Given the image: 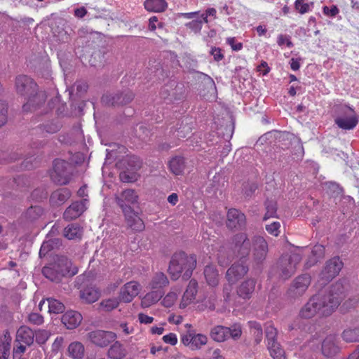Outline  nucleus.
I'll return each mask as SVG.
<instances>
[{
    "mask_svg": "<svg viewBox=\"0 0 359 359\" xmlns=\"http://www.w3.org/2000/svg\"><path fill=\"white\" fill-rule=\"evenodd\" d=\"M258 189V185L255 182H247L243 184V194L245 198H250Z\"/></svg>",
    "mask_w": 359,
    "mask_h": 359,
    "instance_id": "6e6d98bb",
    "label": "nucleus"
},
{
    "mask_svg": "<svg viewBox=\"0 0 359 359\" xmlns=\"http://www.w3.org/2000/svg\"><path fill=\"white\" fill-rule=\"evenodd\" d=\"M177 298V295L175 292H170L163 299L162 304L165 307L170 308L175 304Z\"/></svg>",
    "mask_w": 359,
    "mask_h": 359,
    "instance_id": "13d9d810",
    "label": "nucleus"
},
{
    "mask_svg": "<svg viewBox=\"0 0 359 359\" xmlns=\"http://www.w3.org/2000/svg\"><path fill=\"white\" fill-rule=\"evenodd\" d=\"M248 270V265L245 264V260H239L233 264L227 270L226 278L229 283L234 284L242 278Z\"/></svg>",
    "mask_w": 359,
    "mask_h": 359,
    "instance_id": "dca6fc26",
    "label": "nucleus"
},
{
    "mask_svg": "<svg viewBox=\"0 0 359 359\" xmlns=\"http://www.w3.org/2000/svg\"><path fill=\"white\" fill-rule=\"evenodd\" d=\"M277 43L279 46H283L286 43L287 46L289 48L293 47V43L290 41V37L287 35L280 34L278 37Z\"/></svg>",
    "mask_w": 359,
    "mask_h": 359,
    "instance_id": "774afa93",
    "label": "nucleus"
},
{
    "mask_svg": "<svg viewBox=\"0 0 359 359\" xmlns=\"http://www.w3.org/2000/svg\"><path fill=\"white\" fill-rule=\"evenodd\" d=\"M68 353L73 359H83L85 353L84 346L79 341L72 342L69 345Z\"/></svg>",
    "mask_w": 359,
    "mask_h": 359,
    "instance_id": "2f4dec72",
    "label": "nucleus"
},
{
    "mask_svg": "<svg viewBox=\"0 0 359 359\" xmlns=\"http://www.w3.org/2000/svg\"><path fill=\"white\" fill-rule=\"evenodd\" d=\"M62 125L57 121L48 122L45 124H43L41 127L43 130L46 131L47 133L53 134L60 130Z\"/></svg>",
    "mask_w": 359,
    "mask_h": 359,
    "instance_id": "5fc2aeb1",
    "label": "nucleus"
},
{
    "mask_svg": "<svg viewBox=\"0 0 359 359\" xmlns=\"http://www.w3.org/2000/svg\"><path fill=\"white\" fill-rule=\"evenodd\" d=\"M335 114V118L358 117L354 109L347 105H339L337 107Z\"/></svg>",
    "mask_w": 359,
    "mask_h": 359,
    "instance_id": "ea45409f",
    "label": "nucleus"
},
{
    "mask_svg": "<svg viewBox=\"0 0 359 359\" xmlns=\"http://www.w3.org/2000/svg\"><path fill=\"white\" fill-rule=\"evenodd\" d=\"M60 243L59 239L49 240L43 242L39 250V256L41 257H45L50 250L54 248V244L57 245Z\"/></svg>",
    "mask_w": 359,
    "mask_h": 359,
    "instance_id": "8fccbe9b",
    "label": "nucleus"
},
{
    "mask_svg": "<svg viewBox=\"0 0 359 359\" xmlns=\"http://www.w3.org/2000/svg\"><path fill=\"white\" fill-rule=\"evenodd\" d=\"M138 177L137 172L125 169L119 174L120 180L125 183L134 182L137 180Z\"/></svg>",
    "mask_w": 359,
    "mask_h": 359,
    "instance_id": "de8ad7c7",
    "label": "nucleus"
},
{
    "mask_svg": "<svg viewBox=\"0 0 359 359\" xmlns=\"http://www.w3.org/2000/svg\"><path fill=\"white\" fill-rule=\"evenodd\" d=\"M72 262L67 257L56 256L53 262L42 269L43 275L50 280L55 283L61 281L66 276H73L77 273V269L71 271Z\"/></svg>",
    "mask_w": 359,
    "mask_h": 359,
    "instance_id": "20e7f679",
    "label": "nucleus"
},
{
    "mask_svg": "<svg viewBox=\"0 0 359 359\" xmlns=\"http://www.w3.org/2000/svg\"><path fill=\"white\" fill-rule=\"evenodd\" d=\"M233 250L240 260H245L251 251V242L245 233H239L233 237Z\"/></svg>",
    "mask_w": 359,
    "mask_h": 359,
    "instance_id": "9b49d317",
    "label": "nucleus"
},
{
    "mask_svg": "<svg viewBox=\"0 0 359 359\" xmlns=\"http://www.w3.org/2000/svg\"><path fill=\"white\" fill-rule=\"evenodd\" d=\"M16 338L18 341L31 346L34 342V332L29 327L23 325L18 330Z\"/></svg>",
    "mask_w": 359,
    "mask_h": 359,
    "instance_id": "a878e982",
    "label": "nucleus"
},
{
    "mask_svg": "<svg viewBox=\"0 0 359 359\" xmlns=\"http://www.w3.org/2000/svg\"><path fill=\"white\" fill-rule=\"evenodd\" d=\"M61 320L67 329L72 330L80 325L82 316L77 311H68L62 315Z\"/></svg>",
    "mask_w": 359,
    "mask_h": 359,
    "instance_id": "5701e85b",
    "label": "nucleus"
},
{
    "mask_svg": "<svg viewBox=\"0 0 359 359\" xmlns=\"http://www.w3.org/2000/svg\"><path fill=\"white\" fill-rule=\"evenodd\" d=\"M195 255H187L184 252H178L172 255L169 263L168 272L173 280H177L182 272V278L189 280L192 276L193 271L196 266Z\"/></svg>",
    "mask_w": 359,
    "mask_h": 359,
    "instance_id": "7ed1b4c3",
    "label": "nucleus"
},
{
    "mask_svg": "<svg viewBox=\"0 0 359 359\" xmlns=\"http://www.w3.org/2000/svg\"><path fill=\"white\" fill-rule=\"evenodd\" d=\"M162 297L163 294L161 291H151L144 297L142 302L148 306L158 302Z\"/></svg>",
    "mask_w": 359,
    "mask_h": 359,
    "instance_id": "a18cd8bd",
    "label": "nucleus"
},
{
    "mask_svg": "<svg viewBox=\"0 0 359 359\" xmlns=\"http://www.w3.org/2000/svg\"><path fill=\"white\" fill-rule=\"evenodd\" d=\"M203 273L206 282L210 286L215 287L218 285L219 273L215 266L207 265Z\"/></svg>",
    "mask_w": 359,
    "mask_h": 359,
    "instance_id": "c85d7f7f",
    "label": "nucleus"
},
{
    "mask_svg": "<svg viewBox=\"0 0 359 359\" xmlns=\"http://www.w3.org/2000/svg\"><path fill=\"white\" fill-rule=\"evenodd\" d=\"M87 338L94 345L104 348L114 342L116 339L117 335L114 332L96 330L88 332Z\"/></svg>",
    "mask_w": 359,
    "mask_h": 359,
    "instance_id": "9d476101",
    "label": "nucleus"
},
{
    "mask_svg": "<svg viewBox=\"0 0 359 359\" xmlns=\"http://www.w3.org/2000/svg\"><path fill=\"white\" fill-rule=\"evenodd\" d=\"M118 304L119 302L116 299H104L100 303V309L104 311H111L116 309Z\"/></svg>",
    "mask_w": 359,
    "mask_h": 359,
    "instance_id": "603ef678",
    "label": "nucleus"
},
{
    "mask_svg": "<svg viewBox=\"0 0 359 359\" xmlns=\"http://www.w3.org/2000/svg\"><path fill=\"white\" fill-rule=\"evenodd\" d=\"M144 8L151 12H163L168 6L165 0H146Z\"/></svg>",
    "mask_w": 359,
    "mask_h": 359,
    "instance_id": "72a5a7b5",
    "label": "nucleus"
},
{
    "mask_svg": "<svg viewBox=\"0 0 359 359\" xmlns=\"http://www.w3.org/2000/svg\"><path fill=\"white\" fill-rule=\"evenodd\" d=\"M116 201L123 212H132L134 210L131 205L138 203V196L133 189H126L116 198Z\"/></svg>",
    "mask_w": 359,
    "mask_h": 359,
    "instance_id": "ddd939ff",
    "label": "nucleus"
},
{
    "mask_svg": "<svg viewBox=\"0 0 359 359\" xmlns=\"http://www.w3.org/2000/svg\"><path fill=\"white\" fill-rule=\"evenodd\" d=\"M7 104L5 101H0V128L7 121Z\"/></svg>",
    "mask_w": 359,
    "mask_h": 359,
    "instance_id": "052dcab7",
    "label": "nucleus"
},
{
    "mask_svg": "<svg viewBox=\"0 0 359 359\" xmlns=\"http://www.w3.org/2000/svg\"><path fill=\"white\" fill-rule=\"evenodd\" d=\"M345 287L341 281L331 285L329 290L312 296L299 311L302 318L310 319L316 314L329 316L339 306L344 298Z\"/></svg>",
    "mask_w": 359,
    "mask_h": 359,
    "instance_id": "f257e3e1",
    "label": "nucleus"
},
{
    "mask_svg": "<svg viewBox=\"0 0 359 359\" xmlns=\"http://www.w3.org/2000/svg\"><path fill=\"white\" fill-rule=\"evenodd\" d=\"M280 224L278 222H274L271 224L266 225V230L271 234L277 236L279 233Z\"/></svg>",
    "mask_w": 359,
    "mask_h": 359,
    "instance_id": "69168bd1",
    "label": "nucleus"
},
{
    "mask_svg": "<svg viewBox=\"0 0 359 359\" xmlns=\"http://www.w3.org/2000/svg\"><path fill=\"white\" fill-rule=\"evenodd\" d=\"M72 196L68 188H59L53 191L50 196V204L53 207H58L64 204Z\"/></svg>",
    "mask_w": 359,
    "mask_h": 359,
    "instance_id": "4be33fe9",
    "label": "nucleus"
},
{
    "mask_svg": "<svg viewBox=\"0 0 359 359\" xmlns=\"http://www.w3.org/2000/svg\"><path fill=\"white\" fill-rule=\"evenodd\" d=\"M334 123L339 128L349 130L353 129L357 126L358 123V118L348 117L344 118H334Z\"/></svg>",
    "mask_w": 359,
    "mask_h": 359,
    "instance_id": "c9c22d12",
    "label": "nucleus"
},
{
    "mask_svg": "<svg viewBox=\"0 0 359 359\" xmlns=\"http://www.w3.org/2000/svg\"><path fill=\"white\" fill-rule=\"evenodd\" d=\"M15 87L17 93L27 100L22 106L23 110L29 109L31 105L35 104V99H37L38 104L44 103L46 100L45 92L39 91L37 83L27 75L21 74L16 76Z\"/></svg>",
    "mask_w": 359,
    "mask_h": 359,
    "instance_id": "f03ea898",
    "label": "nucleus"
},
{
    "mask_svg": "<svg viewBox=\"0 0 359 359\" xmlns=\"http://www.w3.org/2000/svg\"><path fill=\"white\" fill-rule=\"evenodd\" d=\"M128 227L135 231H141L144 229V224L134 210L132 212H123Z\"/></svg>",
    "mask_w": 359,
    "mask_h": 359,
    "instance_id": "393cba45",
    "label": "nucleus"
},
{
    "mask_svg": "<svg viewBox=\"0 0 359 359\" xmlns=\"http://www.w3.org/2000/svg\"><path fill=\"white\" fill-rule=\"evenodd\" d=\"M73 166L71 163L61 159L53 161V171L50 174L52 181L59 185H66L71 180Z\"/></svg>",
    "mask_w": 359,
    "mask_h": 359,
    "instance_id": "0eeeda50",
    "label": "nucleus"
},
{
    "mask_svg": "<svg viewBox=\"0 0 359 359\" xmlns=\"http://www.w3.org/2000/svg\"><path fill=\"white\" fill-rule=\"evenodd\" d=\"M268 348L270 352L271 356L273 359H285V351L283 348L280 346L279 343H276L273 344H270L268 346Z\"/></svg>",
    "mask_w": 359,
    "mask_h": 359,
    "instance_id": "49530a36",
    "label": "nucleus"
},
{
    "mask_svg": "<svg viewBox=\"0 0 359 359\" xmlns=\"http://www.w3.org/2000/svg\"><path fill=\"white\" fill-rule=\"evenodd\" d=\"M248 324L250 329V332L254 337L255 343L256 344H259L262 341L263 337V330L261 324L254 320L249 321Z\"/></svg>",
    "mask_w": 359,
    "mask_h": 359,
    "instance_id": "4c0bfd02",
    "label": "nucleus"
},
{
    "mask_svg": "<svg viewBox=\"0 0 359 359\" xmlns=\"http://www.w3.org/2000/svg\"><path fill=\"white\" fill-rule=\"evenodd\" d=\"M88 199L84 198L80 201L72 203L65 211L63 217L65 219L70 221L78 218L86 209V203Z\"/></svg>",
    "mask_w": 359,
    "mask_h": 359,
    "instance_id": "aec40b11",
    "label": "nucleus"
},
{
    "mask_svg": "<svg viewBox=\"0 0 359 359\" xmlns=\"http://www.w3.org/2000/svg\"><path fill=\"white\" fill-rule=\"evenodd\" d=\"M340 351L338 340L335 335L330 334L322 342L321 351L326 358L335 356Z\"/></svg>",
    "mask_w": 359,
    "mask_h": 359,
    "instance_id": "6ab92c4d",
    "label": "nucleus"
},
{
    "mask_svg": "<svg viewBox=\"0 0 359 359\" xmlns=\"http://www.w3.org/2000/svg\"><path fill=\"white\" fill-rule=\"evenodd\" d=\"M208 341V338L202 334H196L194 332L192 342L191 343V348L192 350L199 349L201 346L205 345Z\"/></svg>",
    "mask_w": 359,
    "mask_h": 359,
    "instance_id": "09e8293b",
    "label": "nucleus"
},
{
    "mask_svg": "<svg viewBox=\"0 0 359 359\" xmlns=\"http://www.w3.org/2000/svg\"><path fill=\"white\" fill-rule=\"evenodd\" d=\"M311 283V277L309 274L297 276L287 290V294L289 298L295 299L302 297Z\"/></svg>",
    "mask_w": 359,
    "mask_h": 359,
    "instance_id": "1a4fd4ad",
    "label": "nucleus"
},
{
    "mask_svg": "<svg viewBox=\"0 0 359 359\" xmlns=\"http://www.w3.org/2000/svg\"><path fill=\"white\" fill-rule=\"evenodd\" d=\"M127 355V351L123 345L116 341L108 349L107 355L111 359H123Z\"/></svg>",
    "mask_w": 359,
    "mask_h": 359,
    "instance_id": "bb28decb",
    "label": "nucleus"
},
{
    "mask_svg": "<svg viewBox=\"0 0 359 359\" xmlns=\"http://www.w3.org/2000/svg\"><path fill=\"white\" fill-rule=\"evenodd\" d=\"M90 38L92 39V41L88 46H90L93 51L88 61L89 64L95 68H101L104 66L106 62L105 55L109 52L108 46L102 36L98 33H91Z\"/></svg>",
    "mask_w": 359,
    "mask_h": 359,
    "instance_id": "39448f33",
    "label": "nucleus"
},
{
    "mask_svg": "<svg viewBox=\"0 0 359 359\" xmlns=\"http://www.w3.org/2000/svg\"><path fill=\"white\" fill-rule=\"evenodd\" d=\"M302 260V256L299 253L282 255L274 267L275 272L283 280L290 278L296 271L297 266Z\"/></svg>",
    "mask_w": 359,
    "mask_h": 359,
    "instance_id": "423d86ee",
    "label": "nucleus"
},
{
    "mask_svg": "<svg viewBox=\"0 0 359 359\" xmlns=\"http://www.w3.org/2000/svg\"><path fill=\"white\" fill-rule=\"evenodd\" d=\"M184 93V86L182 83H177L171 81L161 88L160 95L164 100L168 98L180 100L183 97Z\"/></svg>",
    "mask_w": 359,
    "mask_h": 359,
    "instance_id": "4468645a",
    "label": "nucleus"
},
{
    "mask_svg": "<svg viewBox=\"0 0 359 359\" xmlns=\"http://www.w3.org/2000/svg\"><path fill=\"white\" fill-rule=\"evenodd\" d=\"M43 213V210L41 206L32 205L27 210L25 217L29 221L33 222L39 219Z\"/></svg>",
    "mask_w": 359,
    "mask_h": 359,
    "instance_id": "c03bdc74",
    "label": "nucleus"
},
{
    "mask_svg": "<svg viewBox=\"0 0 359 359\" xmlns=\"http://www.w3.org/2000/svg\"><path fill=\"white\" fill-rule=\"evenodd\" d=\"M81 298L88 304L96 302L100 297V292L95 287H87L80 292Z\"/></svg>",
    "mask_w": 359,
    "mask_h": 359,
    "instance_id": "c756f323",
    "label": "nucleus"
},
{
    "mask_svg": "<svg viewBox=\"0 0 359 359\" xmlns=\"http://www.w3.org/2000/svg\"><path fill=\"white\" fill-rule=\"evenodd\" d=\"M135 97V94L133 90L126 88L104 95L102 97V101L107 105L120 107L130 104Z\"/></svg>",
    "mask_w": 359,
    "mask_h": 359,
    "instance_id": "6e6552de",
    "label": "nucleus"
},
{
    "mask_svg": "<svg viewBox=\"0 0 359 359\" xmlns=\"http://www.w3.org/2000/svg\"><path fill=\"white\" fill-rule=\"evenodd\" d=\"M35 336H36V341L39 344H43L48 340V339L49 337V334H48V331L42 330H39L36 333Z\"/></svg>",
    "mask_w": 359,
    "mask_h": 359,
    "instance_id": "0e129e2a",
    "label": "nucleus"
},
{
    "mask_svg": "<svg viewBox=\"0 0 359 359\" xmlns=\"http://www.w3.org/2000/svg\"><path fill=\"white\" fill-rule=\"evenodd\" d=\"M325 255V247L323 245H316L311 250V255L318 259L323 258Z\"/></svg>",
    "mask_w": 359,
    "mask_h": 359,
    "instance_id": "680f3d73",
    "label": "nucleus"
},
{
    "mask_svg": "<svg viewBox=\"0 0 359 359\" xmlns=\"http://www.w3.org/2000/svg\"><path fill=\"white\" fill-rule=\"evenodd\" d=\"M11 344L4 341L0 344V359H8L10 355Z\"/></svg>",
    "mask_w": 359,
    "mask_h": 359,
    "instance_id": "bf43d9fd",
    "label": "nucleus"
},
{
    "mask_svg": "<svg viewBox=\"0 0 359 359\" xmlns=\"http://www.w3.org/2000/svg\"><path fill=\"white\" fill-rule=\"evenodd\" d=\"M342 339L348 343L359 341V327L346 329L341 334Z\"/></svg>",
    "mask_w": 359,
    "mask_h": 359,
    "instance_id": "37998d69",
    "label": "nucleus"
},
{
    "mask_svg": "<svg viewBox=\"0 0 359 359\" xmlns=\"http://www.w3.org/2000/svg\"><path fill=\"white\" fill-rule=\"evenodd\" d=\"M48 193L45 187L35 189L31 194V197L36 201H41L47 198Z\"/></svg>",
    "mask_w": 359,
    "mask_h": 359,
    "instance_id": "4d7b16f0",
    "label": "nucleus"
},
{
    "mask_svg": "<svg viewBox=\"0 0 359 359\" xmlns=\"http://www.w3.org/2000/svg\"><path fill=\"white\" fill-rule=\"evenodd\" d=\"M265 334L268 346L277 343L278 331L271 322H268L265 324Z\"/></svg>",
    "mask_w": 359,
    "mask_h": 359,
    "instance_id": "a19ab883",
    "label": "nucleus"
},
{
    "mask_svg": "<svg viewBox=\"0 0 359 359\" xmlns=\"http://www.w3.org/2000/svg\"><path fill=\"white\" fill-rule=\"evenodd\" d=\"M169 167L172 173L181 175L185 168V160L182 156H175L169 162Z\"/></svg>",
    "mask_w": 359,
    "mask_h": 359,
    "instance_id": "473e14b6",
    "label": "nucleus"
},
{
    "mask_svg": "<svg viewBox=\"0 0 359 359\" xmlns=\"http://www.w3.org/2000/svg\"><path fill=\"white\" fill-rule=\"evenodd\" d=\"M123 169L131 170L137 172L141 168L142 162L139 157L136 156H127L120 162Z\"/></svg>",
    "mask_w": 359,
    "mask_h": 359,
    "instance_id": "cd10ccee",
    "label": "nucleus"
},
{
    "mask_svg": "<svg viewBox=\"0 0 359 359\" xmlns=\"http://www.w3.org/2000/svg\"><path fill=\"white\" fill-rule=\"evenodd\" d=\"M227 332V327L217 325L211 329L210 336L214 341L222 342L228 339Z\"/></svg>",
    "mask_w": 359,
    "mask_h": 359,
    "instance_id": "7c9ffc66",
    "label": "nucleus"
},
{
    "mask_svg": "<svg viewBox=\"0 0 359 359\" xmlns=\"http://www.w3.org/2000/svg\"><path fill=\"white\" fill-rule=\"evenodd\" d=\"M28 321L33 325H40L43 323V317L38 313H31L28 316Z\"/></svg>",
    "mask_w": 359,
    "mask_h": 359,
    "instance_id": "e2e57ef3",
    "label": "nucleus"
},
{
    "mask_svg": "<svg viewBox=\"0 0 359 359\" xmlns=\"http://www.w3.org/2000/svg\"><path fill=\"white\" fill-rule=\"evenodd\" d=\"M82 229L76 224H69L64 229V236L69 240L79 238L82 236Z\"/></svg>",
    "mask_w": 359,
    "mask_h": 359,
    "instance_id": "f704fd0d",
    "label": "nucleus"
},
{
    "mask_svg": "<svg viewBox=\"0 0 359 359\" xmlns=\"http://www.w3.org/2000/svg\"><path fill=\"white\" fill-rule=\"evenodd\" d=\"M246 226V217L244 213L236 208L228 210L226 226L233 230H242Z\"/></svg>",
    "mask_w": 359,
    "mask_h": 359,
    "instance_id": "2eb2a0df",
    "label": "nucleus"
},
{
    "mask_svg": "<svg viewBox=\"0 0 359 359\" xmlns=\"http://www.w3.org/2000/svg\"><path fill=\"white\" fill-rule=\"evenodd\" d=\"M342 266L343 263L339 257L328 260L320 274V279L325 283L330 282L339 273Z\"/></svg>",
    "mask_w": 359,
    "mask_h": 359,
    "instance_id": "f8f14e48",
    "label": "nucleus"
},
{
    "mask_svg": "<svg viewBox=\"0 0 359 359\" xmlns=\"http://www.w3.org/2000/svg\"><path fill=\"white\" fill-rule=\"evenodd\" d=\"M169 283L167 276L163 272L156 273L152 278L149 285L151 289H160Z\"/></svg>",
    "mask_w": 359,
    "mask_h": 359,
    "instance_id": "e433bc0d",
    "label": "nucleus"
},
{
    "mask_svg": "<svg viewBox=\"0 0 359 359\" xmlns=\"http://www.w3.org/2000/svg\"><path fill=\"white\" fill-rule=\"evenodd\" d=\"M139 293V284L135 281H130L121 288L119 299L123 302H130Z\"/></svg>",
    "mask_w": 359,
    "mask_h": 359,
    "instance_id": "412c9836",
    "label": "nucleus"
},
{
    "mask_svg": "<svg viewBox=\"0 0 359 359\" xmlns=\"http://www.w3.org/2000/svg\"><path fill=\"white\" fill-rule=\"evenodd\" d=\"M256 285V280L248 278L243 281L237 289L238 295L244 299H249L251 298Z\"/></svg>",
    "mask_w": 359,
    "mask_h": 359,
    "instance_id": "b1692460",
    "label": "nucleus"
},
{
    "mask_svg": "<svg viewBox=\"0 0 359 359\" xmlns=\"http://www.w3.org/2000/svg\"><path fill=\"white\" fill-rule=\"evenodd\" d=\"M266 212L264 215V219L266 220L270 217H275L277 211L276 203L272 200L267 199L265 202Z\"/></svg>",
    "mask_w": 359,
    "mask_h": 359,
    "instance_id": "3c124183",
    "label": "nucleus"
},
{
    "mask_svg": "<svg viewBox=\"0 0 359 359\" xmlns=\"http://www.w3.org/2000/svg\"><path fill=\"white\" fill-rule=\"evenodd\" d=\"M198 283L195 279H191L184 293L182 299L191 302L195 299L197 293Z\"/></svg>",
    "mask_w": 359,
    "mask_h": 359,
    "instance_id": "58836bf2",
    "label": "nucleus"
},
{
    "mask_svg": "<svg viewBox=\"0 0 359 359\" xmlns=\"http://www.w3.org/2000/svg\"><path fill=\"white\" fill-rule=\"evenodd\" d=\"M253 258L257 264H261L266 259L268 252V244L266 240L259 236L252 238Z\"/></svg>",
    "mask_w": 359,
    "mask_h": 359,
    "instance_id": "f3484780",
    "label": "nucleus"
},
{
    "mask_svg": "<svg viewBox=\"0 0 359 359\" xmlns=\"http://www.w3.org/2000/svg\"><path fill=\"white\" fill-rule=\"evenodd\" d=\"M48 311L50 313H62L65 310V306L63 303L60 302L57 299H53V298H48Z\"/></svg>",
    "mask_w": 359,
    "mask_h": 359,
    "instance_id": "79ce46f5",
    "label": "nucleus"
},
{
    "mask_svg": "<svg viewBox=\"0 0 359 359\" xmlns=\"http://www.w3.org/2000/svg\"><path fill=\"white\" fill-rule=\"evenodd\" d=\"M217 11L214 8H209L205 12H191V13H179L176 14L175 20H191L193 19L191 22H203L202 20H203V22H208V18L209 16L213 17V19L215 18Z\"/></svg>",
    "mask_w": 359,
    "mask_h": 359,
    "instance_id": "a211bd4d",
    "label": "nucleus"
},
{
    "mask_svg": "<svg viewBox=\"0 0 359 359\" xmlns=\"http://www.w3.org/2000/svg\"><path fill=\"white\" fill-rule=\"evenodd\" d=\"M228 339L229 337L232 338L234 340H238L240 339L242 334V327L239 323H235L232 325L231 327H227Z\"/></svg>",
    "mask_w": 359,
    "mask_h": 359,
    "instance_id": "864d4df0",
    "label": "nucleus"
},
{
    "mask_svg": "<svg viewBox=\"0 0 359 359\" xmlns=\"http://www.w3.org/2000/svg\"><path fill=\"white\" fill-rule=\"evenodd\" d=\"M295 8L301 13H305L308 12L309 9V5L307 3H304V0H296Z\"/></svg>",
    "mask_w": 359,
    "mask_h": 359,
    "instance_id": "338daca9",
    "label": "nucleus"
}]
</instances>
